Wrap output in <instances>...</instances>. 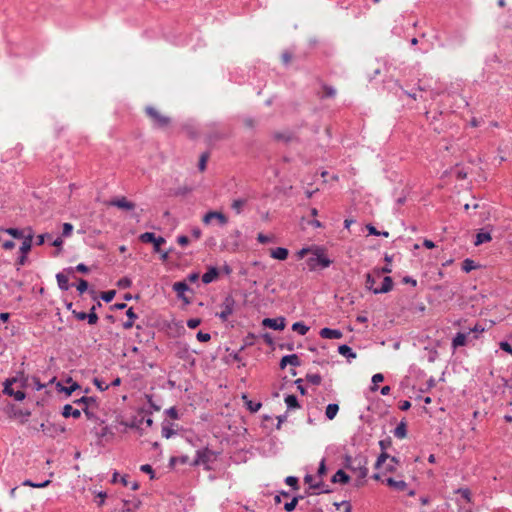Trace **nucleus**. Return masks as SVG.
Wrapping results in <instances>:
<instances>
[{
	"mask_svg": "<svg viewBox=\"0 0 512 512\" xmlns=\"http://www.w3.org/2000/svg\"><path fill=\"white\" fill-rule=\"evenodd\" d=\"M140 470H141L142 472H144V473L149 474V477H150V479H151V480H153V479H155V478H156V477H155V472H154V470H153V468H152V466H151V465H149V464H143V465H141V466H140Z\"/></svg>",
	"mask_w": 512,
	"mask_h": 512,
	"instance_id": "nucleus-64",
	"label": "nucleus"
},
{
	"mask_svg": "<svg viewBox=\"0 0 512 512\" xmlns=\"http://www.w3.org/2000/svg\"><path fill=\"white\" fill-rule=\"evenodd\" d=\"M388 458H390V455L387 452H381L377 457L374 468L379 470L382 466L384 467Z\"/></svg>",
	"mask_w": 512,
	"mask_h": 512,
	"instance_id": "nucleus-47",
	"label": "nucleus"
},
{
	"mask_svg": "<svg viewBox=\"0 0 512 512\" xmlns=\"http://www.w3.org/2000/svg\"><path fill=\"white\" fill-rule=\"evenodd\" d=\"M62 415L65 418L73 417L78 419L81 416V412L80 410L73 408L72 405L66 404L62 409Z\"/></svg>",
	"mask_w": 512,
	"mask_h": 512,
	"instance_id": "nucleus-24",
	"label": "nucleus"
},
{
	"mask_svg": "<svg viewBox=\"0 0 512 512\" xmlns=\"http://www.w3.org/2000/svg\"><path fill=\"white\" fill-rule=\"evenodd\" d=\"M339 411V405L336 403H330L327 405L325 415L328 420H333Z\"/></svg>",
	"mask_w": 512,
	"mask_h": 512,
	"instance_id": "nucleus-38",
	"label": "nucleus"
},
{
	"mask_svg": "<svg viewBox=\"0 0 512 512\" xmlns=\"http://www.w3.org/2000/svg\"><path fill=\"white\" fill-rule=\"evenodd\" d=\"M132 285V280L129 277H122L117 281V287L120 289L130 288Z\"/></svg>",
	"mask_w": 512,
	"mask_h": 512,
	"instance_id": "nucleus-56",
	"label": "nucleus"
},
{
	"mask_svg": "<svg viewBox=\"0 0 512 512\" xmlns=\"http://www.w3.org/2000/svg\"><path fill=\"white\" fill-rule=\"evenodd\" d=\"M338 353L346 357L348 360L356 358V353L346 344L339 345Z\"/></svg>",
	"mask_w": 512,
	"mask_h": 512,
	"instance_id": "nucleus-34",
	"label": "nucleus"
},
{
	"mask_svg": "<svg viewBox=\"0 0 512 512\" xmlns=\"http://www.w3.org/2000/svg\"><path fill=\"white\" fill-rule=\"evenodd\" d=\"M140 503V501L133 502L129 500H123L121 512H134L139 507Z\"/></svg>",
	"mask_w": 512,
	"mask_h": 512,
	"instance_id": "nucleus-37",
	"label": "nucleus"
},
{
	"mask_svg": "<svg viewBox=\"0 0 512 512\" xmlns=\"http://www.w3.org/2000/svg\"><path fill=\"white\" fill-rule=\"evenodd\" d=\"M454 175L458 180H464L468 176V172L465 168L459 167L458 165L454 169Z\"/></svg>",
	"mask_w": 512,
	"mask_h": 512,
	"instance_id": "nucleus-54",
	"label": "nucleus"
},
{
	"mask_svg": "<svg viewBox=\"0 0 512 512\" xmlns=\"http://www.w3.org/2000/svg\"><path fill=\"white\" fill-rule=\"evenodd\" d=\"M323 94L321 98H334L336 96V89L328 84L321 83Z\"/></svg>",
	"mask_w": 512,
	"mask_h": 512,
	"instance_id": "nucleus-40",
	"label": "nucleus"
},
{
	"mask_svg": "<svg viewBox=\"0 0 512 512\" xmlns=\"http://www.w3.org/2000/svg\"><path fill=\"white\" fill-rule=\"evenodd\" d=\"M300 499H303V496H301V495L294 496V497L291 499V501L286 502V503L284 504V510H285L286 512H292V511L296 508V506H297V504H298V502H299V500H300Z\"/></svg>",
	"mask_w": 512,
	"mask_h": 512,
	"instance_id": "nucleus-44",
	"label": "nucleus"
},
{
	"mask_svg": "<svg viewBox=\"0 0 512 512\" xmlns=\"http://www.w3.org/2000/svg\"><path fill=\"white\" fill-rule=\"evenodd\" d=\"M306 264L310 271H315L318 268H328L332 264V260L327 257L322 247L315 246L313 247L312 256L306 260Z\"/></svg>",
	"mask_w": 512,
	"mask_h": 512,
	"instance_id": "nucleus-1",
	"label": "nucleus"
},
{
	"mask_svg": "<svg viewBox=\"0 0 512 512\" xmlns=\"http://www.w3.org/2000/svg\"><path fill=\"white\" fill-rule=\"evenodd\" d=\"M310 489L314 490V494H320V493H331L332 489L325 484L323 481H319L317 483L311 484Z\"/></svg>",
	"mask_w": 512,
	"mask_h": 512,
	"instance_id": "nucleus-32",
	"label": "nucleus"
},
{
	"mask_svg": "<svg viewBox=\"0 0 512 512\" xmlns=\"http://www.w3.org/2000/svg\"><path fill=\"white\" fill-rule=\"evenodd\" d=\"M273 138L276 141H283L285 143H290L292 141H299V138L292 131L275 132L273 134Z\"/></svg>",
	"mask_w": 512,
	"mask_h": 512,
	"instance_id": "nucleus-18",
	"label": "nucleus"
},
{
	"mask_svg": "<svg viewBox=\"0 0 512 512\" xmlns=\"http://www.w3.org/2000/svg\"><path fill=\"white\" fill-rule=\"evenodd\" d=\"M173 291L176 292V294H182L183 292L192 291L186 281H179L175 282L172 286Z\"/></svg>",
	"mask_w": 512,
	"mask_h": 512,
	"instance_id": "nucleus-41",
	"label": "nucleus"
},
{
	"mask_svg": "<svg viewBox=\"0 0 512 512\" xmlns=\"http://www.w3.org/2000/svg\"><path fill=\"white\" fill-rule=\"evenodd\" d=\"M373 271L375 272L377 277L381 278L382 274L391 273L392 269H391V266L387 264L381 268H375V269H373Z\"/></svg>",
	"mask_w": 512,
	"mask_h": 512,
	"instance_id": "nucleus-63",
	"label": "nucleus"
},
{
	"mask_svg": "<svg viewBox=\"0 0 512 512\" xmlns=\"http://www.w3.org/2000/svg\"><path fill=\"white\" fill-rule=\"evenodd\" d=\"M350 476L342 469H339L331 478L332 483L348 484Z\"/></svg>",
	"mask_w": 512,
	"mask_h": 512,
	"instance_id": "nucleus-22",
	"label": "nucleus"
},
{
	"mask_svg": "<svg viewBox=\"0 0 512 512\" xmlns=\"http://www.w3.org/2000/svg\"><path fill=\"white\" fill-rule=\"evenodd\" d=\"M235 306V300L231 295L225 297L223 303L221 304V312L217 314V316L223 321H227L229 316L233 313Z\"/></svg>",
	"mask_w": 512,
	"mask_h": 512,
	"instance_id": "nucleus-7",
	"label": "nucleus"
},
{
	"mask_svg": "<svg viewBox=\"0 0 512 512\" xmlns=\"http://www.w3.org/2000/svg\"><path fill=\"white\" fill-rule=\"evenodd\" d=\"M74 403L78 405L84 404L85 407L89 408L90 405H96L97 401L95 397L82 396L81 398L75 400Z\"/></svg>",
	"mask_w": 512,
	"mask_h": 512,
	"instance_id": "nucleus-46",
	"label": "nucleus"
},
{
	"mask_svg": "<svg viewBox=\"0 0 512 512\" xmlns=\"http://www.w3.org/2000/svg\"><path fill=\"white\" fill-rule=\"evenodd\" d=\"M210 131L207 132L206 138L209 143H215L217 141L226 139L230 136L228 129L220 127L218 124L213 123L210 125Z\"/></svg>",
	"mask_w": 512,
	"mask_h": 512,
	"instance_id": "nucleus-4",
	"label": "nucleus"
},
{
	"mask_svg": "<svg viewBox=\"0 0 512 512\" xmlns=\"http://www.w3.org/2000/svg\"><path fill=\"white\" fill-rule=\"evenodd\" d=\"M368 458L363 454H358L354 457V463L351 466V471L358 472V477L364 479L368 475Z\"/></svg>",
	"mask_w": 512,
	"mask_h": 512,
	"instance_id": "nucleus-5",
	"label": "nucleus"
},
{
	"mask_svg": "<svg viewBox=\"0 0 512 512\" xmlns=\"http://www.w3.org/2000/svg\"><path fill=\"white\" fill-rule=\"evenodd\" d=\"M379 446H380L381 452H387V449H389L392 446L391 437L387 436L385 439L380 440Z\"/></svg>",
	"mask_w": 512,
	"mask_h": 512,
	"instance_id": "nucleus-59",
	"label": "nucleus"
},
{
	"mask_svg": "<svg viewBox=\"0 0 512 512\" xmlns=\"http://www.w3.org/2000/svg\"><path fill=\"white\" fill-rule=\"evenodd\" d=\"M393 435L398 439H403L407 436V423L401 420L393 431Z\"/></svg>",
	"mask_w": 512,
	"mask_h": 512,
	"instance_id": "nucleus-27",
	"label": "nucleus"
},
{
	"mask_svg": "<svg viewBox=\"0 0 512 512\" xmlns=\"http://www.w3.org/2000/svg\"><path fill=\"white\" fill-rule=\"evenodd\" d=\"M1 231L7 233L8 235L12 236L15 239H25L27 236L25 234V230L19 229V228H1Z\"/></svg>",
	"mask_w": 512,
	"mask_h": 512,
	"instance_id": "nucleus-30",
	"label": "nucleus"
},
{
	"mask_svg": "<svg viewBox=\"0 0 512 512\" xmlns=\"http://www.w3.org/2000/svg\"><path fill=\"white\" fill-rule=\"evenodd\" d=\"M389 463H385L383 473H394L397 469V466L400 464V460L395 457L391 456L388 458Z\"/></svg>",
	"mask_w": 512,
	"mask_h": 512,
	"instance_id": "nucleus-26",
	"label": "nucleus"
},
{
	"mask_svg": "<svg viewBox=\"0 0 512 512\" xmlns=\"http://www.w3.org/2000/svg\"><path fill=\"white\" fill-rule=\"evenodd\" d=\"M467 336L468 333L458 332L452 339L451 346L453 350H456L458 347L465 346L467 344Z\"/></svg>",
	"mask_w": 512,
	"mask_h": 512,
	"instance_id": "nucleus-20",
	"label": "nucleus"
},
{
	"mask_svg": "<svg viewBox=\"0 0 512 512\" xmlns=\"http://www.w3.org/2000/svg\"><path fill=\"white\" fill-rule=\"evenodd\" d=\"M319 335L324 339H340L343 337V333L339 329H331L324 327L320 330Z\"/></svg>",
	"mask_w": 512,
	"mask_h": 512,
	"instance_id": "nucleus-19",
	"label": "nucleus"
},
{
	"mask_svg": "<svg viewBox=\"0 0 512 512\" xmlns=\"http://www.w3.org/2000/svg\"><path fill=\"white\" fill-rule=\"evenodd\" d=\"M126 316L128 320L123 323V328L128 330L134 326V322L138 318V315L134 312V309L130 307L126 311Z\"/></svg>",
	"mask_w": 512,
	"mask_h": 512,
	"instance_id": "nucleus-25",
	"label": "nucleus"
},
{
	"mask_svg": "<svg viewBox=\"0 0 512 512\" xmlns=\"http://www.w3.org/2000/svg\"><path fill=\"white\" fill-rule=\"evenodd\" d=\"M378 279H380V277H377L374 271H372L371 273H367L366 274V280H365V287H366V289H368L371 292H373V290H375V288H376L375 284H376Z\"/></svg>",
	"mask_w": 512,
	"mask_h": 512,
	"instance_id": "nucleus-33",
	"label": "nucleus"
},
{
	"mask_svg": "<svg viewBox=\"0 0 512 512\" xmlns=\"http://www.w3.org/2000/svg\"><path fill=\"white\" fill-rule=\"evenodd\" d=\"M115 295H116L115 290H108V291L101 292L99 297L104 302L109 303L114 299Z\"/></svg>",
	"mask_w": 512,
	"mask_h": 512,
	"instance_id": "nucleus-53",
	"label": "nucleus"
},
{
	"mask_svg": "<svg viewBox=\"0 0 512 512\" xmlns=\"http://www.w3.org/2000/svg\"><path fill=\"white\" fill-rule=\"evenodd\" d=\"M287 365H291L294 367L300 366L301 361H300L298 355L297 354H289V355L283 356L280 360L279 367H280V369L283 370L287 367Z\"/></svg>",
	"mask_w": 512,
	"mask_h": 512,
	"instance_id": "nucleus-14",
	"label": "nucleus"
},
{
	"mask_svg": "<svg viewBox=\"0 0 512 512\" xmlns=\"http://www.w3.org/2000/svg\"><path fill=\"white\" fill-rule=\"evenodd\" d=\"M85 416L87 419L95 421L98 424H103L104 420L100 419L96 414H94L88 407L83 409Z\"/></svg>",
	"mask_w": 512,
	"mask_h": 512,
	"instance_id": "nucleus-52",
	"label": "nucleus"
},
{
	"mask_svg": "<svg viewBox=\"0 0 512 512\" xmlns=\"http://www.w3.org/2000/svg\"><path fill=\"white\" fill-rule=\"evenodd\" d=\"M456 494H459L467 503L472 502L471 491L468 488H459L456 490Z\"/></svg>",
	"mask_w": 512,
	"mask_h": 512,
	"instance_id": "nucleus-51",
	"label": "nucleus"
},
{
	"mask_svg": "<svg viewBox=\"0 0 512 512\" xmlns=\"http://www.w3.org/2000/svg\"><path fill=\"white\" fill-rule=\"evenodd\" d=\"M3 393L8 396L14 397L16 401H22L25 399L26 394L22 390L14 391L12 387H4Z\"/></svg>",
	"mask_w": 512,
	"mask_h": 512,
	"instance_id": "nucleus-29",
	"label": "nucleus"
},
{
	"mask_svg": "<svg viewBox=\"0 0 512 512\" xmlns=\"http://www.w3.org/2000/svg\"><path fill=\"white\" fill-rule=\"evenodd\" d=\"M384 381V376L381 373H376L372 376V386L371 391H376L378 389V383Z\"/></svg>",
	"mask_w": 512,
	"mask_h": 512,
	"instance_id": "nucleus-55",
	"label": "nucleus"
},
{
	"mask_svg": "<svg viewBox=\"0 0 512 512\" xmlns=\"http://www.w3.org/2000/svg\"><path fill=\"white\" fill-rule=\"evenodd\" d=\"M393 286H394V282H393L392 277L385 276V277H383L382 285L378 288H375V290H373V293L374 294L388 293L393 289Z\"/></svg>",
	"mask_w": 512,
	"mask_h": 512,
	"instance_id": "nucleus-16",
	"label": "nucleus"
},
{
	"mask_svg": "<svg viewBox=\"0 0 512 512\" xmlns=\"http://www.w3.org/2000/svg\"><path fill=\"white\" fill-rule=\"evenodd\" d=\"M56 280H57L59 289L62 291L69 290L70 287L73 285V284L69 283L68 276L64 272L57 273Z\"/></svg>",
	"mask_w": 512,
	"mask_h": 512,
	"instance_id": "nucleus-21",
	"label": "nucleus"
},
{
	"mask_svg": "<svg viewBox=\"0 0 512 512\" xmlns=\"http://www.w3.org/2000/svg\"><path fill=\"white\" fill-rule=\"evenodd\" d=\"M285 483L292 487L294 490L299 489V480L295 476H288L285 478Z\"/></svg>",
	"mask_w": 512,
	"mask_h": 512,
	"instance_id": "nucleus-60",
	"label": "nucleus"
},
{
	"mask_svg": "<svg viewBox=\"0 0 512 512\" xmlns=\"http://www.w3.org/2000/svg\"><path fill=\"white\" fill-rule=\"evenodd\" d=\"M212 219L218 220L219 224L222 225V226L226 225L228 223L227 216L224 213L218 212V211H209V212H207L204 215L202 220H203L204 224H209Z\"/></svg>",
	"mask_w": 512,
	"mask_h": 512,
	"instance_id": "nucleus-12",
	"label": "nucleus"
},
{
	"mask_svg": "<svg viewBox=\"0 0 512 512\" xmlns=\"http://www.w3.org/2000/svg\"><path fill=\"white\" fill-rule=\"evenodd\" d=\"M242 399L244 401V404H245L246 408L251 413H256L257 411H259V409L262 406L261 402H255V401L250 400L246 394L242 395Z\"/></svg>",
	"mask_w": 512,
	"mask_h": 512,
	"instance_id": "nucleus-23",
	"label": "nucleus"
},
{
	"mask_svg": "<svg viewBox=\"0 0 512 512\" xmlns=\"http://www.w3.org/2000/svg\"><path fill=\"white\" fill-rule=\"evenodd\" d=\"M145 113L151 119L154 128L164 129L171 123V119L168 116L162 115L152 106H147Z\"/></svg>",
	"mask_w": 512,
	"mask_h": 512,
	"instance_id": "nucleus-3",
	"label": "nucleus"
},
{
	"mask_svg": "<svg viewBox=\"0 0 512 512\" xmlns=\"http://www.w3.org/2000/svg\"><path fill=\"white\" fill-rule=\"evenodd\" d=\"M292 330L300 335H305L309 331V327L304 322H295L292 324Z\"/></svg>",
	"mask_w": 512,
	"mask_h": 512,
	"instance_id": "nucleus-48",
	"label": "nucleus"
},
{
	"mask_svg": "<svg viewBox=\"0 0 512 512\" xmlns=\"http://www.w3.org/2000/svg\"><path fill=\"white\" fill-rule=\"evenodd\" d=\"M209 159V152H204L201 154L198 162V169L200 171H204L206 169V164Z\"/></svg>",
	"mask_w": 512,
	"mask_h": 512,
	"instance_id": "nucleus-58",
	"label": "nucleus"
},
{
	"mask_svg": "<svg viewBox=\"0 0 512 512\" xmlns=\"http://www.w3.org/2000/svg\"><path fill=\"white\" fill-rule=\"evenodd\" d=\"M256 335L252 332H249L243 338V345L240 347L239 351L245 350L247 347H251L255 344Z\"/></svg>",
	"mask_w": 512,
	"mask_h": 512,
	"instance_id": "nucleus-39",
	"label": "nucleus"
},
{
	"mask_svg": "<svg viewBox=\"0 0 512 512\" xmlns=\"http://www.w3.org/2000/svg\"><path fill=\"white\" fill-rule=\"evenodd\" d=\"M492 240L491 231L488 230V227L481 229L477 232L474 240V245L479 246L483 243L490 242Z\"/></svg>",
	"mask_w": 512,
	"mask_h": 512,
	"instance_id": "nucleus-17",
	"label": "nucleus"
},
{
	"mask_svg": "<svg viewBox=\"0 0 512 512\" xmlns=\"http://www.w3.org/2000/svg\"><path fill=\"white\" fill-rule=\"evenodd\" d=\"M67 383H71L70 386L68 387H65V389H63V392L67 395V396H70L74 391H76L77 389L80 388V385L77 383V382H73L72 378L71 377H68L67 380H66Z\"/></svg>",
	"mask_w": 512,
	"mask_h": 512,
	"instance_id": "nucleus-49",
	"label": "nucleus"
},
{
	"mask_svg": "<svg viewBox=\"0 0 512 512\" xmlns=\"http://www.w3.org/2000/svg\"><path fill=\"white\" fill-rule=\"evenodd\" d=\"M293 58V53L289 50L283 51L281 54V60L283 65L288 66Z\"/></svg>",
	"mask_w": 512,
	"mask_h": 512,
	"instance_id": "nucleus-62",
	"label": "nucleus"
},
{
	"mask_svg": "<svg viewBox=\"0 0 512 512\" xmlns=\"http://www.w3.org/2000/svg\"><path fill=\"white\" fill-rule=\"evenodd\" d=\"M247 203V199L245 198H238V199H234L232 204H231V208L237 213V214H240L243 210V207L246 205Z\"/></svg>",
	"mask_w": 512,
	"mask_h": 512,
	"instance_id": "nucleus-42",
	"label": "nucleus"
},
{
	"mask_svg": "<svg viewBox=\"0 0 512 512\" xmlns=\"http://www.w3.org/2000/svg\"><path fill=\"white\" fill-rule=\"evenodd\" d=\"M51 483V480H45L41 483H36V482H33L31 480H25L22 485L24 486H30V487H33V488H45L47 486H49Z\"/></svg>",
	"mask_w": 512,
	"mask_h": 512,
	"instance_id": "nucleus-50",
	"label": "nucleus"
},
{
	"mask_svg": "<svg viewBox=\"0 0 512 512\" xmlns=\"http://www.w3.org/2000/svg\"><path fill=\"white\" fill-rule=\"evenodd\" d=\"M218 453L209 449L208 447L198 449L194 460L190 463L191 466L203 465L205 470H211L210 464L215 462Z\"/></svg>",
	"mask_w": 512,
	"mask_h": 512,
	"instance_id": "nucleus-2",
	"label": "nucleus"
},
{
	"mask_svg": "<svg viewBox=\"0 0 512 512\" xmlns=\"http://www.w3.org/2000/svg\"><path fill=\"white\" fill-rule=\"evenodd\" d=\"M261 324L262 326L273 330H283L286 327V319L283 316L276 318H264Z\"/></svg>",
	"mask_w": 512,
	"mask_h": 512,
	"instance_id": "nucleus-11",
	"label": "nucleus"
},
{
	"mask_svg": "<svg viewBox=\"0 0 512 512\" xmlns=\"http://www.w3.org/2000/svg\"><path fill=\"white\" fill-rule=\"evenodd\" d=\"M383 483L397 492L406 491L408 488V484L404 480H396L392 477L386 478Z\"/></svg>",
	"mask_w": 512,
	"mask_h": 512,
	"instance_id": "nucleus-13",
	"label": "nucleus"
},
{
	"mask_svg": "<svg viewBox=\"0 0 512 512\" xmlns=\"http://www.w3.org/2000/svg\"><path fill=\"white\" fill-rule=\"evenodd\" d=\"M161 434L166 439H169L173 435H175L176 431L173 429V423H171V422H169L167 420H164L163 423H162Z\"/></svg>",
	"mask_w": 512,
	"mask_h": 512,
	"instance_id": "nucleus-28",
	"label": "nucleus"
},
{
	"mask_svg": "<svg viewBox=\"0 0 512 512\" xmlns=\"http://www.w3.org/2000/svg\"><path fill=\"white\" fill-rule=\"evenodd\" d=\"M86 320H87L89 325L97 324V322L99 320V317L96 314V312H94V309H90V311L87 313Z\"/></svg>",
	"mask_w": 512,
	"mask_h": 512,
	"instance_id": "nucleus-61",
	"label": "nucleus"
},
{
	"mask_svg": "<svg viewBox=\"0 0 512 512\" xmlns=\"http://www.w3.org/2000/svg\"><path fill=\"white\" fill-rule=\"evenodd\" d=\"M479 265H477L475 263V261H473L472 259L470 258H466L463 262H462V270L466 273H469L471 272L472 270L478 268Z\"/></svg>",
	"mask_w": 512,
	"mask_h": 512,
	"instance_id": "nucleus-45",
	"label": "nucleus"
},
{
	"mask_svg": "<svg viewBox=\"0 0 512 512\" xmlns=\"http://www.w3.org/2000/svg\"><path fill=\"white\" fill-rule=\"evenodd\" d=\"M33 241L31 240V236L27 235L20 246L19 252L20 255L28 256V253L31 251Z\"/></svg>",
	"mask_w": 512,
	"mask_h": 512,
	"instance_id": "nucleus-36",
	"label": "nucleus"
},
{
	"mask_svg": "<svg viewBox=\"0 0 512 512\" xmlns=\"http://www.w3.org/2000/svg\"><path fill=\"white\" fill-rule=\"evenodd\" d=\"M306 380L313 384V385H320L321 384V381H322V377L320 374H307L306 375Z\"/></svg>",
	"mask_w": 512,
	"mask_h": 512,
	"instance_id": "nucleus-57",
	"label": "nucleus"
},
{
	"mask_svg": "<svg viewBox=\"0 0 512 512\" xmlns=\"http://www.w3.org/2000/svg\"><path fill=\"white\" fill-rule=\"evenodd\" d=\"M146 424L148 427H151L153 425V419L149 416L147 418L145 417H141V418H138V417H133L131 419V421L127 422V421H121V424L128 427V428H131V429H136L139 431V433L142 435V429L140 428V426L142 424Z\"/></svg>",
	"mask_w": 512,
	"mask_h": 512,
	"instance_id": "nucleus-8",
	"label": "nucleus"
},
{
	"mask_svg": "<svg viewBox=\"0 0 512 512\" xmlns=\"http://www.w3.org/2000/svg\"><path fill=\"white\" fill-rule=\"evenodd\" d=\"M285 404L288 410L298 409L300 408V404L298 398L294 394H289L284 399Z\"/></svg>",
	"mask_w": 512,
	"mask_h": 512,
	"instance_id": "nucleus-35",
	"label": "nucleus"
},
{
	"mask_svg": "<svg viewBox=\"0 0 512 512\" xmlns=\"http://www.w3.org/2000/svg\"><path fill=\"white\" fill-rule=\"evenodd\" d=\"M289 255V251L284 247H277L271 250V257L277 260H286Z\"/></svg>",
	"mask_w": 512,
	"mask_h": 512,
	"instance_id": "nucleus-31",
	"label": "nucleus"
},
{
	"mask_svg": "<svg viewBox=\"0 0 512 512\" xmlns=\"http://www.w3.org/2000/svg\"><path fill=\"white\" fill-rule=\"evenodd\" d=\"M107 205L117 207L125 211L134 210L136 207V204L128 200L125 196L113 198L107 202Z\"/></svg>",
	"mask_w": 512,
	"mask_h": 512,
	"instance_id": "nucleus-9",
	"label": "nucleus"
},
{
	"mask_svg": "<svg viewBox=\"0 0 512 512\" xmlns=\"http://www.w3.org/2000/svg\"><path fill=\"white\" fill-rule=\"evenodd\" d=\"M140 241L143 243H151L153 245L154 252H161V245L166 243V240L162 236H156L153 232H145L140 235Z\"/></svg>",
	"mask_w": 512,
	"mask_h": 512,
	"instance_id": "nucleus-6",
	"label": "nucleus"
},
{
	"mask_svg": "<svg viewBox=\"0 0 512 512\" xmlns=\"http://www.w3.org/2000/svg\"><path fill=\"white\" fill-rule=\"evenodd\" d=\"M146 399H147V402H148L151 410L141 409L140 410L141 413H146L148 415H151L152 411H159L161 409V407L153 401V396L152 395H146Z\"/></svg>",
	"mask_w": 512,
	"mask_h": 512,
	"instance_id": "nucleus-43",
	"label": "nucleus"
},
{
	"mask_svg": "<svg viewBox=\"0 0 512 512\" xmlns=\"http://www.w3.org/2000/svg\"><path fill=\"white\" fill-rule=\"evenodd\" d=\"M219 277V269L215 266H209L207 271L202 275V282L204 284H210L216 281Z\"/></svg>",
	"mask_w": 512,
	"mask_h": 512,
	"instance_id": "nucleus-15",
	"label": "nucleus"
},
{
	"mask_svg": "<svg viewBox=\"0 0 512 512\" xmlns=\"http://www.w3.org/2000/svg\"><path fill=\"white\" fill-rule=\"evenodd\" d=\"M40 430L49 437H56L57 435L64 433L65 428L55 423H41Z\"/></svg>",
	"mask_w": 512,
	"mask_h": 512,
	"instance_id": "nucleus-10",
	"label": "nucleus"
}]
</instances>
